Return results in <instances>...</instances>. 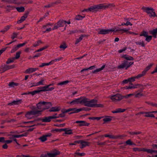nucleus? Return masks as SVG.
Returning <instances> with one entry per match:
<instances>
[{
	"label": "nucleus",
	"instance_id": "1",
	"mask_svg": "<svg viewBox=\"0 0 157 157\" xmlns=\"http://www.w3.org/2000/svg\"><path fill=\"white\" fill-rule=\"evenodd\" d=\"M97 100L92 99L90 100L89 99L84 98L83 104L85 106L91 107H103V105L102 104H97Z\"/></svg>",
	"mask_w": 157,
	"mask_h": 157
},
{
	"label": "nucleus",
	"instance_id": "2",
	"mask_svg": "<svg viewBox=\"0 0 157 157\" xmlns=\"http://www.w3.org/2000/svg\"><path fill=\"white\" fill-rule=\"evenodd\" d=\"M38 109H40L38 111V114L42 112L45 109H48L52 106V103L50 102H46L45 101H41L39 102L36 104Z\"/></svg>",
	"mask_w": 157,
	"mask_h": 157
},
{
	"label": "nucleus",
	"instance_id": "3",
	"mask_svg": "<svg viewBox=\"0 0 157 157\" xmlns=\"http://www.w3.org/2000/svg\"><path fill=\"white\" fill-rule=\"evenodd\" d=\"M66 23L70 24L71 23V22L70 21H67L63 20H60L57 23L55 24L52 30L56 29L58 28L63 27Z\"/></svg>",
	"mask_w": 157,
	"mask_h": 157
},
{
	"label": "nucleus",
	"instance_id": "4",
	"mask_svg": "<svg viewBox=\"0 0 157 157\" xmlns=\"http://www.w3.org/2000/svg\"><path fill=\"white\" fill-rule=\"evenodd\" d=\"M103 7V6L101 5H96L91 7L88 8V9H85L83 10L82 12L87 11V12H95L98 9L102 8Z\"/></svg>",
	"mask_w": 157,
	"mask_h": 157
},
{
	"label": "nucleus",
	"instance_id": "5",
	"mask_svg": "<svg viewBox=\"0 0 157 157\" xmlns=\"http://www.w3.org/2000/svg\"><path fill=\"white\" fill-rule=\"evenodd\" d=\"M133 63V62H129L126 61H124L118 67L119 68H125L127 69Z\"/></svg>",
	"mask_w": 157,
	"mask_h": 157
},
{
	"label": "nucleus",
	"instance_id": "6",
	"mask_svg": "<svg viewBox=\"0 0 157 157\" xmlns=\"http://www.w3.org/2000/svg\"><path fill=\"white\" fill-rule=\"evenodd\" d=\"M123 98V96L119 94L113 95L110 97V99L113 102L119 101Z\"/></svg>",
	"mask_w": 157,
	"mask_h": 157
},
{
	"label": "nucleus",
	"instance_id": "7",
	"mask_svg": "<svg viewBox=\"0 0 157 157\" xmlns=\"http://www.w3.org/2000/svg\"><path fill=\"white\" fill-rule=\"evenodd\" d=\"M84 98L81 97L79 98L75 99L70 102H68V104L72 105H74L76 104H83Z\"/></svg>",
	"mask_w": 157,
	"mask_h": 157
},
{
	"label": "nucleus",
	"instance_id": "8",
	"mask_svg": "<svg viewBox=\"0 0 157 157\" xmlns=\"http://www.w3.org/2000/svg\"><path fill=\"white\" fill-rule=\"evenodd\" d=\"M38 114V111L32 110L27 112L25 115V117L28 119H31L34 117V115Z\"/></svg>",
	"mask_w": 157,
	"mask_h": 157
},
{
	"label": "nucleus",
	"instance_id": "9",
	"mask_svg": "<svg viewBox=\"0 0 157 157\" xmlns=\"http://www.w3.org/2000/svg\"><path fill=\"white\" fill-rule=\"evenodd\" d=\"M144 11L148 14L149 16L151 17H155L156 16L155 13L153 9L152 8L146 7L144 9Z\"/></svg>",
	"mask_w": 157,
	"mask_h": 157
},
{
	"label": "nucleus",
	"instance_id": "10",
	"mask_svg": "<svg viewBox=\"0 0 157 157\" xmlns=\"http://www.w3.org/2000/svg\"><path fill=\"white\" fill-rule=\"evenodd\" d=\"M84 110L85 109L84 108H80L78 109H77L76 108H70L66 110V112L71 111V112L70 113V114H72L73 113H77Z\"/></svg>",
	"mask_w": 157,
	"mask_h": 157
},
{
	"label": "nucleus",
	"instance_id": "11",
	"mask_svg": "<svg viewBox=\"0 0 157 157\" xmlns=\"http://www.w3.org/2000/svg\"><path fill=\"white\" fill-rule=\"evenodd\" d=\"M38 89H39L40 92L45 91H51L54 90L55 88L53 87L49 88V86H46L41 87H38Z\"/></svg>",
	"mask_w": 157,
	"mask_h": 157
},
{
	"label": "nucleus",
	"instance_id": "12",
	"mask_svg": "<svg viewBox=\"0 0 157 157\" xmlns=\"http://www.w3.org/2000/svg\"><path fill=\"white\" fill-rule=\"evenodd\" d=\"M14 67L13 65L8 66L7 65H2L0 67V71L2 72H3L4 71L13 68Z\"/></svg>",
	"mask_w": 157,
	"mask_h": 157
},
{
	"label": "nucleus",
	"instance_id": "13",
	"mask_svg": "<svg viewBox=\"0 0 157 157\" xmlns=\"http://www.w3.org/2000/svg\"><path fill=\"white\" fill-rule=\"evenodd\" d=\"M79 144H80V147L81 148H82L86 146H88L90 143L88 142L84 141L82 140H79Z\"/></svg>",
	"mask_w": 157,
	"mask_h": 157
},
{
	"label": "nucleus",
	"instance_id": "14",
	"mask_svg": "<svg viewBox=\"0 0 157 157\" xmlns=\"http://www.w3.org/2000/svg\"><path fill=\"white\" fill-rule=\"evenodd\" d=\"M52 26V25L51 24H48L44 26L43 27V29H45L46 28H47L46 29V30L45 31H44V33H45L46 32H49L51 31L52 30V29L51 28L49 27V26Z\"/></svg>",
	"mask_w": 157,
	"mask_h": 157
},
{
	"label": "nucleus",
	"instance_id": "15",
	"mask_svg": "<svg viewBox=\"0 0 157 157\" xmlns=\"http://www.w3.org/2000/svg\"><path fill=\"white\" fill-rule=\"evenodd\" d=\"M60 152L59 151L55 150L53 152L50 153H48V155L49 157H56L57 155L60 154Z\"/></svg>",
	"mask_w": 157,
	"mask_h": 157
},
{
	"label": "nucleus",
	"instance_id": "16",
	"mask_svg": "<svg viewBox=\"0 0 157 157\" xmlns=\"http://www.w3.org/2000/svg\"><path fill=\"white\" fill-rule=\"evenodd\" d=\"M38 69V68H29L26 69L25 73L26 74H30L33 72Z\"/></svg>",
	"mask_w": 157,
	"mask_h": 157
},
{
	"label": "nucleus",
	"instance_id": "17",
	"mask_svg": "<svg viewBox=\"0 0 157 157\" xmlns=\"http://www.w3.org/2000/svg\"><path fill=\"white\" fill-rule=\"evenodd\" d=\"M111 29H99L98 33L101 34H105L108 33L110 32H111Z\"/></svg>",
	"mask_w": 157,
	"mask_h": 157
},
{
	"label": "nucleus",
	"instance_id": "18",
	"mask_svg": "<svg viewBox=\"0 0 157 157\" xmlns=\"http://www.w3.org/2000/svg\"><path fill=\"white\" fill-rule=\"evenodd\" d=\"M105 137H108L110 139H117L118 138H121L122 137L121 136H113L111 135H109L108 134H105L104 135Z\"/></svg>",
	"mask_w": 157,
	"mask_h": 157
},
{
	"label": "nucleus",
	"instance_id": "19",
	"mask_svg": "<svg viewBox=\"0 0 157 157\" xmlns=\"http://www.w3.org/2000/svg\"><path fill=\"white\" fill-rule=\"evenodd\" d=\"M141 95V94L140 93H138L136 95H135L134 94H130L123 96V98L128 99L130 97L134 96H135V97H138L139 95Z\"/></svg>",
	"mask_w": 157,
	"mask_h": 157
},
{
	"label": "nucleus",
	"instance_id": "20",
	"mask_svg": "<svg viewBox=\"0 0 157 157\" xmlns=\"http://www.w3.org/2000/svg\"><path fill=\"white\" fill-rule=\"evenodd\" d=\"M75 122L76 123L78 124L80 126H88L89 124L86 123L85 121H76Z\"/></svg>",
	"mask_w": 157,
	"mask_h": 157
},
{
	"label": "nucleus",
	"instance_id": "21",
	"mask_svg": "<svg viewBox=\"0 0 157 157\" xmlns=\"http://www.w3.org/2000/svg\"><path fill=\"white\" fill-rule=\"evenodd\" d=\"M60 107L56 106L52 107L49 110V111L50 112H56L59 111L60 109Z\"/></svg>",
	"mask_w": 157,
	"mask_h": 157
},
{
	"label": "nucleus",
	"instance_id": "22",
	"mask_svg": "<svg viewBox=\"0 0 157 157\" xmlns=\"http://www.w3.org/2000/svg\"><path fill=\"white\" fill-rule=\"evenodd\" d=\"M28 15V13H26L23 16L21 17V19L17 21V23L19 24L22 23L24 21L25 19L27 17Z\"/></svg>",
	"mask_w": 157,
	"mask_h": 157
},
{
	"label": "nucleus",
	"instance_id": "23",
	"mask_svg": "<svg viewBox=\"0 0 157 157\" xmlns=\"http://www.w3.org/2000/svg\"><path fill=\"white\" fill-rule=\"evenodd\" d=\"M154 112L155 111L146 112L145 113V115H144V116L145 117H154L155 116L153 114V113H155V112Z\"/></svg>",
	"mask_w": 157,
	"mask_h": 157
},
{
	"label": "nucleus",
	"instance_id": "24",
	"mask_svg": "<svg viewBox=\"0 0 157 157\" xmlns=\"http://www.w3.org/2000/svg\"><path fill=\"white\" fill-rule=\"evenodd\" d=\"M63 131H64L65 134L71 135L73 133L72 130L71 129H69L67 128H63Z\"/></svg>",
	"mask_w": 157,
	"mask_h": 157
},
{
	"label": "nucleus",
	"instance_id": "25",
	"mask_svg": "<svg viewBox=\"0 0 157 157\" xmlns=\"http://www.w3.org/2000/svg\"><path fill=\"white\" fill-rule=\"evenodd\" d=\"M21 100H18L16 101H14L8 104V105H18L21 103Z\"/></svg>",
	"mask_w": 157,
	"mask_h": 157
},
{
	"label": "nucleus",
	"instance_id": "26",
	"mask_svg": "<svg viewBox=\"0 0 157 157\" xmlns=\"http://www.w3.org/2000/svg\"><path fill=\"white\" fill-rule=\"evenodd\" d=\"M27 135V133L25 132L21 135H13V137L14 138H19L24 136H26Z\"/></svg>",
	"mask_w": 157,
	"mask_h": 157
},
{
	"label": "nucleus",
	"instance_id": "27",
	"mask_svg": "<svg viewBox=\"0 0 157 157\" xmlns=\"http://www.w3.org/2000/svg\"><path fill=\"white\" fill-rule=\"evenodd\" d=\"M140 84H136L135 85H133L132 86H126L124 87L125 89H132V88H138L140 86Z\"/></svg>",
	"mask_w": 157,
	"mask_h": 157
},
{
	"label": "nucleus",
	"instance_id": "28",
	"mask_svg": "<svg viewBox=\"0 0 157 157\" xmlns=\"http://www.w3.org/2000/svg\"><path fill=\"white\" fill-rule=\"evenodd\" d=\"M112 119V117L107 116L104 117L103 120L105 123H106L111 121Z\"/></svg>",
	"mask_w": 157,
	"mask_h": 157
},
{
	"label": "nucleus",
	"instance_id": "29",
	"mask_svg": "<svg viewBox=\"0 0 157 157\" xmlns=\"http://www.w3.org/2000/svg\"><path fill=\"white\" fill-rule=\"evenodd\" d=\"M50 136V135H44L39 138V139L40 140L41 142H44L47 140V137Z\"/></svg>",
	"mask_w": 157,
	"mask_h": 157
},
{
	"label": "nucleus",
	"instance_id": "30",
	"mask_svg": "<svg viewBox=\"0 0 157 157\" xmlns=\"http://www.w3.org/2000/svg\"><path fill=\"white\" fill-rule=\"evenodd\" d=\"M122 57L127 60H133V58L131 56L126 55H124L122 56Z\"/></svg>",
	"mask_w": 157,
	"mask_h": 157
},
{
	"label": "nucleus",
	"instance_id": "31",
	"mask_svg": "<svg viewBox=\"0 0 157 157\" xmlns=\"http://www.w3.org/2000/svg\"><path fill=\"white\" fill-rule=\"evenodd\" d=\"M63 59V57H58L52 60L51 61L52 64H53L55 62H59L60 60H61Z\"/></svg>",
	"mask_w": 157,
	"mask_h": 157
},
{
	"label": "nucleus",
	"instance_id": "32",
	"mask_svg": "<svg viewBox=\"0 0 157 157\" xmlns=\"http://www.w3.org/2000/svg\"><path fill=\"white\" fill-rule=\"evenodd\" d=\"M125 109H122L121 108H118L116 109L115 111L112 112L113 113H118L123 112L125 111Z\"/></svg>",
	"mask_w": 157,
	"mask_h": 157
},
{
	"label": "nucleus",
	"instance_id": "33",
	"mask_svg": "<svg viewBox=\"0 0 157 157\" xmlns=\"http://www.w3.org/2000/svg\"><path fill=\"white\" fill-rule=\"evenodd\" d=\"M45 80V79L44 78H41L40 80L37 82V85H38V86L41 85H44Z\"/></svg>",
	"mask_w": 157,
	"mask_h": 157
},
{
	"label": "nucleus",
	"instance_id": "34",
	"mask_svg": "<svg viewBox=\"0 0 157 157\" xmlns=\"http://www.w3.org/2000/svg\"><path fill=\"white\" fill-rule=\"evenodd\" d=\"M143 151L147 152L148 153H152L153 152L157 153V150H154L152 149H143Z\"/></svg>",
	"mask_w": 157,
	"mask_h": 157
},
{
	"label": "nucleus",
	"instance_id": "35",
	"mask_svg": "<svg viewBox=\"0 0 157 157\" xmlns=\"http://www.w3.org/2000/svg\"><path fill=\"white\" fill-rule=\"evenodd\" d=\"M51 119L50 116L46 117L44 118L42 121L43 122H50Z\"/></svg>",
	"mask_w": 157,
	"mask_h": 157
},
{
	"label": "nucleus",
	"instance_id": "36",
	"mask_svg": "<svg viewBox=\"0 0 157 157\" xmlns=\"http://www.w3.org/2000/svg\"><path fill=\"white\" fill-rule=\"evenodd\" d=\"M153 65V63H150L147 66L146 68L144 69V70L143 71V72H144L146 74V72L149 70L150 68Z\"/></svg>",
	"mask_w": 157,
	"mask_h": 157
},
{
	"label": "nucleus",
	"instance_id": "37",
	"mask_svg": "<svg viewBox=\"0 0 157 157\" xmlns=\"http://www.w3.org/2000/svg\"><path fill=\"white\" fill-rule=\"evenodd\" d=\"M105 67V65H103L100 68H99L97 69L96 70L94 71L93 72V73H97V72H99L100 71H101L102 70H103L104 68Z\"/></svg>",
	"mask_w": 157,
	"mask_h": 157
},
{
	"label": "nucleus",
	"instance_id": "38",
	"mask_svg": "<svg viewBox=\"0 0 157 157\" xmlns=\"http://www.w3.org/2000/svg\"><path fill=\"white\" fill-rule=\"evenodd\" d=\"M136 45H139L143 47H144L145 46L144 42L140 40L139 41L136 42Z\"/></svg>",
	"mask_w": 157,
	"mask_h": 157
},
{
	"label": "nucleus",
	"instance_id": "39",
	"mask_svg": "<svg viewBox=\"0 0 157 157\" xmlns=\"http://www.w3.org/2000/svg\"><path fill=\"white\" fill-rule=\"evenodd\" d=\"M69 81L68 80H66L59 83H58L57 84L58 85L62 86L65 85L68 83L69 82Z\"/></svg>",
	"mask_w": 157,
	"mask_h": 157
},
{
	"label": "nucleus",
	"instance_id": "40",
	"mask_svg": "<svg viewBox=\"0 0 157 157\" xmlns=\"http://www.w3.org/2000/svg\"><path fill=\"white\" fill-rule=\"evenodd\" d=\"M40 92L39 91V89L38 88L37 89L33 91L29 92V94H32V95H33L35 94H38Z\"/></svg>",
	"mask_w": 157,
	"mask_h": 157
},
{
	"label": "nucleus",
	"instance_id": "41",
	"mask_svg": "<svg viewBox=\"0 0 157 157\" xmlns=\"http://www.w3.org/2000/svg\"><path fill=\"white\" fill-rule=\"evenodd\" d=\"M145 74H146L143 71L141 74H139L135 76L136 78L137 79H139L144 76Z\"/></svg>",
	"mask_w": 157,
	"mask_h": 157
},
{
	"label": "nucleus",
	"instance_id": "42",
	"mask_svg": "<svg viewBox=\"0 0 157 157\" xmlns=\"http://www.w3.org/2000/svg\"><path fill=\"white\" fill-rule=\"evenodd\" d=\"M67 47V46L65 43H63L62 44H61L59 46V48L62 49V50H64Z\"/></svg>",
	"mask_w": 157,
	"mask_h": 157
},
{
	"label": "nucleus",
	"instance_id": "43",
	"mask_svg": "<svg viewBox=\"0 0 157 157\" xmlns=\"http://www.w3.org/2000/svg\"><path fill=\"white\" fill-rule=\"evenodd\" d=\"M83 37V35H81L78 38L76 39L75 42V44H77L79 42L81 41L82 40Z\"/></svg>",
	"mask_w": 157,
	"mask_h": 157
},
{
	"label": "nucleus",
	"instance_id": "44",
	"mask_svg": "<svg viewBox=\"0 0 157 157\" xmlns=\"http://www.w3.org/2000/svg\"><path fill=\"white\" fill-rule=\"evenodd\" d=\"M16 9L18 12H23L25 10V8L23 7H17Z\"/></svg>",
	"mask_w": 157,
	"mask_h": 157
},
{
	"label": "nucleus",
	"instance_id": "45",
	"mask_svg": "<svg viewBox=\"0 0 157 157\" xmlns=\"http://www.w3.org/2000/svg\"><path fill=\"white\" fill-rule=\"evenodd\" d=\"M52 64L51 61L50 62L48 63H42L40 65L39 67H42L45 66H48Z\"/></svg>",
	"mask_w": 157,
	"mask_h": 157
},
{
	"label": "nucleus",
	"instance_id": "46",
	"mask_svg": "<svg viewBox=\"0 0 157 157\" xmlns=\"http://www.w3.org/2000/svg\"><path fill=\"white\" fill-rule=\"evenodd\" d=\"M48 46H46L43 47L42 48H41L37 50L35 52H40V51H43V50L46 49L48 48Z\"/></svg>",
	"mask_w": 157,
	"mask_h": 157
},
{
	"label": "nucleus",
	"instance_id": "47",
	"mask_svg": "<svg viewBox=\"0 0 157 157\" xmlns=\"http://www.w3.org/2000/svg\"><path fill=\"white\" fill-rule=\"evenodd\" d=\"M21 54V52H17L16 54V56L15 57H13L14 59H18L20 57V55Z\"/></svg>",
	"mask_w": 157,
	"mask_h": 157
},
{
	"label": "nucleus",
	"instance_id": "48",
	"mask_svg": "<svg viewBox=\"0 0 157 157\" xmlns=\"http://www.w3.org/2000/svg\"><path fill=\"white\" fill-rule=\"evenodd\" d=\"M150 34L152 35H154L156 34L157 33V28L155 29H154L152 30L149 31Z\"/></svg>",
	"mask_w": 157,
	"mask_h": 157
},
{
	"label": "nucleus",
	"instance_id": "49",
	"mask_svg": "<svg viewBox=\"0 0 157 157\" xmlns=\"http://www.w3.org/2000/svg\"><path fill=\"white\" fill-rule=\"evenodd\" d=\"M6 9L7 10L10 11V10H13L14 9L15 7L12 6L8 5L6 6Z\"/></svg>",
	"mask_w": 157,
	"mask_h": 157
},
{
	"label": "nucleus",
	"instance_id": "50",
	"mask_svg": "<svg viewBox=\"0 0 157 157\" xmlns=\"http://www.w3.org/2000/svg\"><path fill=\"white\" fill-rule=\"evenodd\" d=\"M145 40L147 42H149L152 39V36H147L145 37Z\"/></svg>",
	"mask_w": 157,
	"mask_h": 157
},
{
	"label": "nucleus",
	"instance_id": "51",
	"mask_svg": "<svg viewBox=\"0 0 157 157\" xmlns=\"http://www.w3.org/2000/svg\"><path fill=\"white\" fill-rule=\"evenodd\" d=\"M14 60L15 59L13 57L11 58H9L7 60V61L6 62V63L7 64H9L10 63L13 62Z\"/></svg>",
	"mask_w": 157,
	"mask_h": 157
},
{
	"label": "nucleus",
	"instance_id": "52",
	"mask_svg": "<svg viewBox=\"0 0 157 157\" xmlns=\"http://www.w3.org/2000/svg\"><path fill=\"white\" fill-rule=\"evenodd\" d=\"M84 17L85 16H82L79 15H78L76 16L75 19L78 20H82Z\"/></svg>",
	"mask_w": 157,
	"mask_h": 157
},
{
	"label": "nucleus",
	"instance_id": "53",
	"mask_svg": "<svg viewBox=\"0 0 157 157\" xmlns=\"http://www.w3.org/2000/svg\"><path fill=\"white\" fill-rule=\"evenodd\" d=\"M18 83L14 82H12L10 83L9 84V86L11 87H13L15 86H17L18 85Z\"/></svg>",
	"mask_w": 157,
	"mask_h": 157
},
{
	"label": "nucleus",
	"instance_id": "54",
	"mask_svg": "<svg viewBox=\"0 0 157 157\" xmlns=\"http://www.w3.org/2000/svg\"><path fill=\"white\" fill-rule=\"evenodd\" d=\"M148 36V33L146 31L143 32L141 33L140 34V36H144V37L147 36Z\"/></svg>",
	"mask_w": 157,
	"mask_h": 157
},
{
	"label": "nucleus",
	"instance_id": "55",
	"mask_svg": "<svg viewBox=\"0 0 157 157\" xmlns=\"http://www.w3.org/2000/svg\"><path fill=\"white\" fill-rule=\"evenodd\" d=\"M136 78L135 76H134L133 77H132L130 78H128V80L129 82H133L136 80Z\"/></svg>",
	"mask_w": 157,
	"mask_h": 157
},
{
	"label": "nucleus",
	"instance_id": "56",
	"mask_svg": "<svg viewBox=\"0 0 157 157\" xmlns=\"http://www.w3.org/2000/svg\"><path fill=\"white\" fill-rule=\"evenodd\" d=\"M41 41L40 40H38L33 44V46L34 47H36L39 45L40 43H41Z\"/></svg>",
	"mask_w": 157,
	"mask_h": 157
},
{
	"label": "nucleus",
	"instance_id": "57",
	"mask_svg": "<svg viewBox=\"0 0 157 157\" xmlns=\"http://www.w3.org/2000/svg\"><path fill=\"white\" fill-rule=\"evenodd\" d=\"M27 43V41H25L24 43L22 44H18L17 45V48H18L24 46L25 44Z\"/></svg>",
	"mask_w": 157,
	"mask_h": 157
},
{
	"label": "nucleus",
	"instance_id": "58",
	"mask_svg": "<svg viewBox=\"0 0 157 157\" xmlns=\"http://www.w3.org/2000/svg\"><path fill=\"white\" fill-rule=\"evenodd\" d=\"M133 150L135 151H143V149L140 148L135 147L133 148Z\"/></svg>",
	"mask_w": 157,
	"mask_h": 157
},
{
	"label": "nucleus",
	"instance_id": "59",
	"mask_svg": "<svg viewBox=\"0 0 157 157\" xmlns=\"http://www.w3.org/2000/svg\"><path fill=\"white\" fill-rule=\"evenodd\" d=\"M63 129L61 128H56L52 130V131L53 132H61L63 131Z\"/></svg>",
	"mask_w": 157,
	"mask_h": 157
},
{
	"label": "nucleus",
	"instance_id": "60",
	"mask_svg": "<svg viewBox=\"0 0 157 157\" xmlns=\"http://www.w3.org/2000/svg\"><path fill=\"white\" fill-rule=\"evenodd\" d=\"M129 133L131 135H137L140 134L141 132H129Z\"/></svg>",
	"mask_w": 157,
	"mask_h": 157
},
{
	"label": "nucleus",
	"instance_id": "61",
	"mask_svg": "<svg viewBox=\"0 0 157 157\" xmlns=\"http://www.w3.org/2000/svg\"><path fill=\"white\" fill-rule=\"evenodd\" d=\"M126 143L127 144L130 145H132L134 144L130 140H128L126 141Z\"/></svg>",
	"mask_w": 157,
	"mask_h": 157
},
{
	"label": "nucleus",
	"instance_id": "62",
	"mask_svg": "<svg viewBox=\"0 0 157 157\" xmlns=\"http://www.w3.org/2000/svg\"><path fill=\"white\" fill-rule=\"evenodd\" d=\"M18 49V48H17V46H15L11 50V53H13L15 51H17Z\"/></svg>",
	"mask_w": 157,
	"mask_h": 157
},
{
	"label": "nucleus",
	"instance_id": "63",
	"mask_svg": "<svg viewBox=\"0 0 157 157\" xmlns=\"http://www.w3.org/2000/svg\"><path fill=\"white\" fill-rule=\"evenodd\" d=\"M127 49V48L125 47L123 48L120 49L118 51V52L119 53H122V52L125 51Z\"/></svg>",
	"mask_w": 157,
	"mask_h": 157
},
{
	"label": "nucleus",
	"instance_id": "64",
	"mask_svg": "<svg viewBox=\"0 0 157 157\" xmlns=\"http://www.w3.org/2000/svg\"><path fill=\"white\" fill-rule=\"evenodd\" d=\"M17 35V34L16 33H13L12 34V35L11 36V38L12 39H14L16 37Z\"/></svg>",
	"mask_w": 157,
	"mask_h": 157
}]
</instances>
